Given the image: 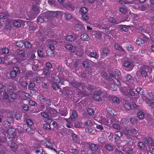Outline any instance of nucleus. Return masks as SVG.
Segmentation results:
<instances>
[{
	"instance_id": "nucleus-18",
	"label": "nucleus",
	"mask_w": 154,
	"mask_h": 154,
	"mask_svg": "<svg viewBox=\"0 0 154 154\" xmlns=\"http://www.w3.org/2000/svg\"><path fill=\"white\" fill-rule=\"evenodd\" d=\"M81 38L83 41H88L89 39V37L86 33H84L81 36Z\"/></svg>"
},
{
	"instance_id": "nucleus-22",
	"label": "nucleus",
	"mask_w": 154,
	"mask_h": 154,
	"mask_svg": "<svg viewBox=\"0 0 154 154\" xmlns=\"http://www.w3.org/2000/svg\"><path fill=\"white\" fill-rule=\"evenodd\" d=\"M17 97V95L15 93H13L11 95V98L9 99V100L10 102H12L13 101L11 100V99L14 100L16 99Z\"/></svg>"
},
{
	"instance_id": "nucleus-54",
	"label": "nucleus",
	"mask_w": 154,
	"mask_h": 154,
	"mask_svg": "<svg viewBox=\"0 0 154 154\" xmlns=\"http://www.w3.org/2000/svg\"><path fill=\"white\" fill-rule=\"evenodd\" d=\"M29 104L31 106H35L37 105V103L36 102L32 100H30L29 101Z\"/></svg>"
},
{
	"instance_id": "nucleus-56",
	"label": "nucleus",
	"mask_w": 154,
	"mask_h": 154,
	"mask_svg": "<svg viewBox=\"0 0 154 154\" xmlns=\"http://www.w3.org/2000/svg\"><path fill=\"white\" fill-rule=\"evenodd\" d=\"M113 127L114 129L117 130H119L120 129V125L116 123L114 124L113 125Z\"/></svg>"
},
{
	"instance_id": "nucleus-63",
	"label": "nucleus",
	"mask_w": 154,
	"mask_h": 154,
	"mask_svg": "<svg viewBox=\"0 0 154 154\" xmlns=\"http://www.w3.org/2000/svg\"><path fill=\"white\" fill-rule=\"evenodd\" d=\"M126 48L127 50L129 51H132L133 49V47L131 45H127L126 47Z\"/></svg>"
},
{
	"instance_id": "nucleus-26",
	"label": "nucleus",
	"mask_w": 154,
	"mask_h": 154,
	"mask_svg": "<svg viewBox=\"0 0 154 154\" xmlns=\"http://www.w3.org/2000/svg\"><path fill=\"white\" fill-rule=\"evenodd\" d=\"M11 148L12 151L15 152L16 149L17 148V145L14 143H12L11 145Z\"/></svg>"
},
{
	"instance_id": "nucleus-29",
	"label": "nucleus",
	"mask_w": 154,
	"mask_h": 154,
	"mask_svg": "<svg viewBox=\"0 0 154 154\" xmlns=\"http://www.w3.org/2000/svg\"><path fill=\"white\" fill-rule=\"evenodd\" d=\"M44 74L47 77H49L50 75V72L47 69H44L43 70Z\"/></svg>"
},
{
	"instance_id": "nucleus-1",
	"label": "nucleus",
	"mask_w": 154,
	"mask_h": 154,
	"mask_svg": "<svg viewBox=\"0 0 154 154\" xmlns=\"http://www.w3.org/2000/svg\"><path fill=\"white\" fill-rule=\"evenodd\" d=\"M64 14L65 18L66 20H69L72 18L73 16L71 14L59 11L48 12L45 13V15L48 18L50 19L53 17H60Z\"/></svg>"
},
{
	"instance_id": "nucleus-48",
	"label": "nucleus",
	"mask_w": 154,
	"mask_h": 154,
	"mask_svg": "<svg viewBox=\"0 0 154 154\" xmlns=\"http://www.w3.org/2000/svg\"><path fill=\"white\" fill-rule=\"evenodd\" d=\"M108 123V120L106 118H103L101 119V123L104 125H106Z\"/></svg>"
},
{
	"instance_id": "nucleus-60",
	"label": "nucleus",
	"mask_w": 154,
	"mask_h": 154,
	"mask_svg": "<svg viewBox=\"0 0 154 154\" xmlns=\"http://www.w3.org/2000/svg\"><path fill=\"white\" fill-rule=\"evenodd\" d=\"M50 112L51 116H54V114H55L57 113L56 111L53 109L50 108Z\"/></svg>"
},
{
	"instance_id": "nucleus-17",
	"label": "nucleus",
	"mask_w": 154,
	"mask_h": 154,
	"mask_svg": "<svg viewBox=\"0 0 154 154\" xmlns=\"http://www.w3.org/2000/svg\"><path fill=\"white\" fill-rule=\"evenodd\" d=\"M126 78L127 81L129 82L133 83L134 82L133 78L130 74H126Z\"/></svg>"
},
{
	"instance_id": "nucleus-50",
	"label": "nucleus",
	"mask_w": 154,
	"mask_h": 154,
	"mask_svg": "<svg viewBox=\"0 0 154 154\" xmlns=\"http://www.w3.org/2000/svg\"><path fill=\"white\" fill-rule=\"evenodd\" d=\"M82 18L83 20L84 21H86L88 19V16L85 14H82Z\"/></svg>"
},
{
	"instance_id": "nucleus-3",
	"label": "nucleus",
	"mask_w": 154,
	"mask_h": 154,
	"mask_svg": "<svg viewBox=\"0 0 154 154\" xmlns=\"http://www.w3.org/2000/svg\"><path fill=\"white\" fill-rule=\"evenodd\" d=\"M15 129L12 127H10L8 129L7 133L8 134L7 137L9 138H14V135H15Z\"/></svg>"
},
{
	"instance_id": "nucleus-21",
	"label": "nucleus",
	"mask_w": 154,
	"mask_h": 154,
	"mask_svg": "<svg viewBox=\"0 0 154 154\" xmlns=\"http://www.w3.org/2000/svg\"><path fill=\"white\" fill-rule=\"evenodd\" d=\"M145 101L149 106H152L154 102V100L150 99L147 97H145Z\"/></svg>"
},
{
	"instance_id": "nucleus-23",
	"label": "nucleus",
	"mask_w": 154,
	"mask_h": 154,
	"mask_svg": "<svg viewBox=\"0 0 154 154\" xmlns=\"http://www.w3.org/2000/svg\"><path fill=\"white\" fill-rule=\"evenodd\" d=\"M86 132L89 133L91 134H95L97 133L96 130L95 129H92L91 128H89L85 130Z\"/></svg>"
},
{
	"instance_id": "nucleus-9",
	"label": "nucleus",
	"mask_w": 154,
	"mask_h": 154,
	"mask_svg": "<svg viewBox=\"0 0 154 154\" xmlns=\"http://www.w3.org/2000/svg\"><path fill=\"white\" fill-rule=\"evenodd\" d=\"M101 94V91H96L94 92V94L93 96V99L97 101H100V95Z\"/></svg>"
},
{
	"instance_id": "nucleus-13",
	"label": "nucleus",
	"mask_w": 154,
	"mask_h": 154,
	"mask_svg": "<svg viewBox=\"0 0 154 154\" xmlns=\"http://www.w3.org/2000/svg\"><path fill=\"white\" fill-rule=\"evenodd\" d=\"M149 68V67H146L144 69H142L140 71V74L142 76L143 78H146L147 76V69Z\"/></svg>"
},
{
	"instance_id": "nucleus-15",
	"label": "nucleus",
	"mask_w": 154,
	"mask_h": 154,
	"mask_svg": "<svg viewBox=\"0 0 154 154\" xmlns=\"http://www.w3.org/2000/svg\"><path fill=\"white\" fill-rule=\"evenodd\" d=\"M95 35L97 39H100L102 37V33L100 31H94Z\"/></svg>"
},
{
	"instance_id": "nucleus-38",
	"label": "nucleus",
	"mask_w": 154,
	"mask_h": 154,
	"mask_svg": "<svg viewBox=\"0 0 154 154\" xmlns=\"http://www.w3.org/2000/svg\"><path fill=\"white\" fill-rule=\"evenodd\" d=\"M136 91L140 94H142L143 93V89L140 87H138L136 89Z\"/></svg>"
},
{
	"instance_id": "nucleus-14",
	"label": "nucleus",
	"mask_w": 154,
	"mask_h": 154,
	"mask_svg": "<svg viewBox=\"0 0 154 154\" xmlns=\"http://www.w3.org/2000/svg\"><path fill=\"white\" fill-rule=\"evenodd\" d=\"M123 66L124 67L128 68L129 70L132 69V66L130 63L128 61H125L123 63Z\"/></svg>"
},
{
	"instance_id": "nucleus-57",
	"label": "nucleus",
	"mask_w": 154,
	"mask_h": 154,
	"mask_svg": "<svg viewBox=\"0 0 154 154\" xmlns=\"http://www.w3.org/2000/svg\"><path fill=\"white\" fill-rule=\"evenodd\" d=\"M80 11L82 14H85L88 11L87 9L86 8L84 7L81 8Z\"/></svg>"
},
{
	"instance_id": "nucleus-47",
	"label": "nucleus",
	"mask_w": 154,
	"mask_h": 154,
	"mask_svg": "<svg viewBox=\"0 0 154 154\" xmlns=\"http://www.w3.org/2000/svg\"><path fill=\"white\" fill-rule=\"evenodd\" d=\"M25 47L27 48H30L32 46L31 44L28 42H25L24 44Z\"/></svg>"
},
{
	"instance_id": "nucleus-35",
	"label": "nucleus",
	"mask_w": 154,
	"mask_h": 154,
	"mask_svg": "<svg viewBox=\"0 0 154 154\" xmlns=\"http://www.w3.org/2000/svg\"><path fill=\"white\" fill-rule=\"evenodd\" d=\"M47 122H48V123H46L44 125L43 128L47 130H51V128L50 127V125L48 124V121Z\"/></svg>"
},
{
	"instance_id": "nucleus-49",
	"label": "nucleus",
	"mask_w": 154,
	"mask_h": 154,
	"mask_svg": "<svg viewBox=\"0 0 154 154\" xmlns=\"http://www.w3.org/2000/svg\"><path fill=\"white\" fill-rule=\"evenodd\" d=\"M26 130L27 132L32 134H33L35 132V131L33 129H32L30 128H27Z\"/></svg>"
},
{
	"instance_id": "nucleus-64",
	"label": "nucleus",
	"mask_w": 154,
	"mask_h": 154,
	"mask_svg": "<svg viewBox=\"0 0 154 154\" xmlns=\"http://www.w3.org/2000/svg\"><path fill=\"white\" fill-rule=\"evenodd\" d=\"M53 149L55 152L57 153V154H65V152L63 151L60 150L57 152L56 149Z\"/></svg>"
},
{
	"instance_id": "nucleus-31",
	"label": "nucleus",
	"mask_w": 154,
	"mask_h": 154,
	"mask_svg": "<svg viewBox=\"0 0 154 154\" xmlns=\"http://www.w3.org/2000/svg\"><path fill=\"white\" fill-rule=\"evenodd\" d=\"M137 116L138 118L140 119H143L144 118V115L142 111H139L137 114Z\"/></svg>"
},
{
	"instance_id": "nucleus-43",
	"label": "nucleus",
	"mask_w": 154,
	"mask_h": 154,
	"mask_svg": "<svg viewBox=\"0 0 154 154\" xmlns=\"http://www.w3.org/2000/svg\"><path fill=\"white\" fill-rule=\"evenodd\" d=\"M137 145L141 149H144L145 147V145L143 142H138L137 143Z\"/></svg>"
},
{
	"instance_id": "nucleus-30",
	"label": "nucleus",
	"mask_w": 154,
	"mask_h": 154,
	"mask_svg": "<svg viewBox=\"0 0 154 154\" xmlns=\"http://www.w3.org/2000/svg\"><path fill=\"white\" fill-rule=\"evenodd\" d=\"M125 109L127 110H130L131 109V105L129 103H127L125 104L123 106Z\"/></svg>"
},
{
	"instance_id": "nucleus-12",
	"label": "nucleus",
	"mask_w": 154,
	"mask_h": 154,
	"mask_svg": "<svg viewBox=\"0 0 154 154\" xmlns=\"http://www.w3.org/2000/svg\"><path fill=\"white\" fill-rule=\"evenodd\" d=\"M89 149L90 150L95 151L98 149L97 146L94 143H89L88 144Z\"/></svg>"
},
{
	"instance_id": "nucleus-28",
	"label": "nucleus",
	"mask_w": 154,
	"mask_h": 154,
	"mask_svg": "<svg viewBox=\"0 0 154 154\" xmlns=\"http://www.w3.org/2000/svg\"><path fill=\"white\" fill-rule=\"evenodd\" d=\"M105 148L108 150L112 151L113 149V146L111 144H106L105 146Z\"/></svg>"
},
{
	"instance_id": "nucleus-37",
	"label": "nucleus",
	"mask_w": 154,
	"mask_h": 154,
	"mask_svg": "<svg viewBox=\"0 0 154 154\" xmlns=\"http://www.w3.org/2000/svg\"><path fill=\"white\" fill-rule=\"evenodd\" d=\"M90 56L95 59H97L98 57V56L97 54V53L94 52H91L89 54Z\"/></svg>"
},
{
	"instance_id": "nucleus-19",
	"label": "nucleus",
	"mask_w": 154,
	"mask_h": 154,
	"mask_svg": "<svg viewBox=\"0 0 154 154\" xmlns=\"http://www.w3.org/2000/svg\"><path fill=\"white\" fill-rule=\"evenodd\" d=\"M152 139L149 137L145 138L144 140L145 143L149 147H150V144L152 143Z\"/></svg>"
},
{
	"instance_id": "nucleus-51",
	"label": "nucleus",
	"mask_w": 154,
	"mask_h": 154,
	"mask_svg": "<svg viewBox=\"0 0 154 154\" xmlns=\"http://www.w3.org/2000/svg\"><path fill=\"white\" fill-rule=\"evenodd\" d=\"M48 3L50 5L55 6L56 4V1L54 0H49L48 1Z\"/></svg>"
},
{
	"instance_id": "nucleus-41",
	"label": "nucleus",
	"mask_w": 154,
	"mask_h": 154,
	"mask_svg": "<svg viewBox=\"0 0 154 154\" xmlns=\"http://www.w3.org/2000/svg\"><path fill=\"white\" fill-rule=\"evenodd\" d=\"M51 87L54 90H56L59 88V86L55 83H52L51 85Z\"/></svg>"
},
{
	"instance_id": "nucleus-62",
	"label": "nucleus",
	"mask_w": 154,
	"mask_h": 154,
	"mask_svg": "<svg viewBox=\"0 0 154 154\" xmlns=\"http://www.w3.org/2000/svg\"><path fill=\"white\" fill-rule=\"evenodd\" d=\"M114 47L117 50H123V49H122L121 47L118 44H115Z\"/></svg>"
},
{
	"instance_id": "nucleus-7",
	"label": "nucleus",
	"mask_w": 154,
	"mask_h": 154,
	"mask_svg": "<svg viewBox=\"0 0 154 154\" xmlns=\"http://www.w3.org/2000/svg\"><path fill=\"white\" fill-rule=\"evenodd\" d=\"M40 142L41 145L45 146L46 147L51 149H53V146L46 140H42Z\"/></svg>"
},
{
	"instance_id": "nucleus-2",
	"label": "nucleus",
	"mask_w": 154,
	"mask_h": 154,
	"mask_svg": "<svg viewBox=\"0 0 154 154\" xmlns=\"http://www.w3.org/2000/svg\"><path fill=\"white\" fill-rule=\"evenodd\" d=\"M40 33H38L37 35L39 36H43L45 35L48 36L49 38H52L53 36V30L50 29H45L44 30L40 29L39 30Z\"/></svg>"
},
{
	"instance_id": "nucleus-58",
	"label": "nucleus",
	"mask_w": 154,
	"mask_h": 154,
	"mask_svg": "<svg viewBox=\"0 0 154 154\" xmlns=\"http://www.w3.org/2000/svg\"><path fill=\"white\" fill-rule=\"evenodd\" d=\"M44 17L42 16H41L40 17H38L37 19V21L38 22H39V23H42L43 22L44 20Z\"/></svg>"
},
{
	"instance_id": "nucleus-11",
	"label": "nucleus",
	"mask_w": 154,
	"mask_h": 154,
	"mask_svg": "<svg viewBox=\"0 0 154 154\" xmlns=\"http://www.w3.org/2000/svg\"><path fill=\"white\" fill-rule=\"evenodd\" d=\"M41 114L42 117L46 118L47 119V120H45V122H47L48 121V122H51L52 121L51 119L45 112H42Z\"/></svg>"
},
{
	"instance_id": "nucleus-61",
	"label": "nucleus",
	"mask_w": 154,
	"mask_h": 154,
	"mask_svg": "<svg viewBox=\"0 0 154 154\" xmlns=\"http://www.w3.org/2000/svg\"><path fill=\"white\" fill-rule=\"evenodd\" d=\"M120 28L121 29L124 31L126 32L128 31V29L127 26H121Z\"/></svg>"
},
{
	"instance_id": "nucleus-20",
	"label": "nucleus",
	"mask_w": 154,
	"mask_h": 154,
	"mask_svg": "<svg viewBox=\"0 0 154 154\" xmlns=\"http://www.w3.org/2000/svg\"><path fill=\"white\" fill-rule=\"evenodd\" d=\"M75 38L72 35H67L66 36V40L69 42H73Z\"/></svg>"
},
{
	"instance_id": "nucleus-59",
	"label": "nucleus",
	"mask_w": 154,
	"mask_h": 154,
	"mask_svg": "<svg viewBox=\"0 0 154 154\" xmlns=\"http://www.w3.org/2000/svg\"><path fill=\"white\" fill-rule=\"evenodd\" d=\"M35 85V83L33 82H31L28 85V88L29 89H30L33 88Z\"/></svg>"
},
{
	"instance_id": "nucleus-40",
	"label": "nucleus",
	"mask_w": 154,
	"mask_h": 154,
	"mask_svg": "<svg viewBox=\"0 0 154 154\" xmlns=\"http://www.w3.org/2000/svg\"><path fill=\"white\" fill-rule=\"evenodd\" d=\"M114 73L115 75L119 77H120L121 75V72L118 69H116L115 70Z\"/></svg>"
},
{
	"instance_id": "nucleus-34",
	"label": "nucleus",
	"mask_w": 154,
	"mask_h": 154,
	"mask_svg": "<svg viewBox=\"0 0 154 154\" xmlns=\"http://www.w3.org/2000/svg\"><path fill=\"white\" fill-rule=\"evenodd\" d=\"M14 26L16 27H19L20 26V21H14L13 23Z\"/></svg>"
},
{
	"instance_id": "nucleus-8",
	"label": "nucleus",
	"mask_w": 154,
	"mask_h": 154,
	"mask_svg": "<svg viewBox=\"0 0 154 154\" xmlns=\"http://www.w3.org/2000/svg\"><path fill=\"white\" fill-rule=\"evenodd\" d=\"M74 23H75V27L76 28L81 29L83 27L84 25L82 23H81L77 19H75Z\"/></svg>"
},
{
	"instance_id": "nucleus-27",
	"label": "nucleus",
	"mask_w": 154,
	"mask_h": 154,
	"mask_svg": "<svg viewBox=\"0 0 154 154\" xmlns=\"http://www.w3.org/2000/svg\"><path fill=\"white\" fill-rule=\"evenodd\" d=\"M109 88L112 91H115L117 89V86L114 83H112L109 85Z\"/></svg>"
},
{
	"instance_id": "nucleus-4",
	"label": "nucleus",
	"mask_w": 154,
	"mask_h": 154,
	"mask_svg": "<svg viewBox=\"0 0 154 154\" xmlns=\"http://www.w3.org/2000/svg\"><path fill=\"white\" fill-rule=\"evenodd\" d=\"M126 130L128 133L132 135L133 134L134 136H136L138 132L137 131L135 128L129 126L126 127Z\"/></svg>"
},
{
	"instance_id": "nucleus-5",
	"label": "nucleus",
	"mask_w": 154,
	"mask_h": 154,
	"mask_svg": "<svg viewBox=\"0 0 154 154\" xmlns=\"http://www.w3.org/2000/svg\"><path fill=\"white\" fill-rule=\"evenodd\" d=\"M20 72V69L18 67H14L13 70L10 72V76L11 77L15 78L17 76V74L19 73Z\"/></svg>"
},
{
	"instance_id": "nucleus-46",
	"label": "nucleus",
	"mask_w": 154,
	"mask_h": 154,
	"mask_svg": "<svg viewBox=\"0 0 154 154\" xmlns=\"http://www.w3.org/2000/svg\"><path fill=\"white\" fill-rule=\"evenodd\" d=\"M24 44V43L22 41L17 42L16 43V45L20 48H22Z\"/></svg>"
},
{
	"instance_id": "nucleus-6",
	"label": "nucleus",
	"mask_w": 154,
	"mask_h": 154,
	"mask_svg": "<svg viewBox=\"0 0 154 154\" xmlns=\"http://www.w3.org/2000/svg\"><path fill=\"white\" fill-rule=\"evenodd\" d=\"M46 42L49 44L47 45L48 48L50 49V50H53L54 49V47L53 45H55L57 42L53 40L49 39L48 40L46 41Z\"/></svg>"
},
{
	"instance_id": "nucleus-52",
	"label": "nucleus",
	"mask_w": 154,
	"mask_h": 154,
	"mask_svg": "<svg viewBox=\"0 0 154 154\" xmlns=\"http://www.w3.org/2000/svg\"><path fill=\"white\" fill-rule=\"evenodd\" d=\"M85 126H91L92 125V122L90 120L86 121L85 123Z\"/></svg>"
},
{
	"instance_id": "nucleus-32",
	"label": "nucleus",
	"mask_w": 154,
	"mask_h": 154,
	"mask_svg": "<svg viewBox=\"0 0 154 154\" xmlns=\"http://www.w3.org/2000/svg\"><path fill=\"white\" fill-rule=\"evenodd\" d=\"M82 65L83 66L86 68H88L90 66L89 61L86 60L84 61L82 63Z\"/></svg>"
},
{
	"instance_id": "nucleus-36",
	"label": "nucleus",
	"mask_w": 154,
	"mask_h": 154,
	"mask_svg": "<svg viewBox=\"0 0 154 154\" xmlns=\"http://www.w3.org/2000/svg\"><path fill=\"white\" fill-rule=\"evenodd\" d=\"M146 7L143 5H139L138 6V9L141 11H144L146 10Z\"/></svg>"
},
{
	"instance_id": "nucleus-44",
	"label": "nucleus",
	"mask_w": 154,
	"mask_h": 154,
	"mask_svg": "<svg viewBox=\"0 0 154 154\" xmlns=\"http://www.w3.org/2000/svg\"><path fill=\"white\" fill-rule=\"evenodd\" d=\"M2 51L3 54H6L9 53V50L7 48H4L2 49Z\"/></svg>"
},
{
	"instance_id": "nucleus-39",
	"label": "nucleus",
	"mask_w": 154,
	"mask_h": 154,
	"mask_svg": "<svg viewBox=\"0 0 154 154\" xmlns=\"http://www.w3.org/2000/svg\"><path fill=\"white\" fill-rule=\"evenodd\" d=\"M26 122L29 126H31L33 124V121L30 119H28L26 121Z\"/></svg>"
},
{
	"instance_id": "nucleus-16",
	"label": "nucleus",
	"mask_w": 154,
	"mask_h": 154,
	"mask_svg": "<svg viewBox=\"0 0 154 154\" xmlns=\"http://www.w3.org/2000/svg\"><path fill=\"white\" fill-rule=\"evenodd\" d=\"M136 43L137 45L139 46H142L144 44V41L141 38H138L136 40Z\"/></svg>"
},
{
	"instance_id": "nucleus-42",
	"label": "nucleus",
	"mask_w": 154,
	"mask_h": 154,
	"mask_svg": "<svg viewBox=\"0 0 154 154\" xmlns=\"http://www.w3.org/2000/svg\"><path fill=\"white\" fill-rule=\"evenodd\" d=\"M112 100L113 101L116 103H119L120 102L119 99L117 97H114L112 98Z\"/></svg>"
},
{
	"instance_id": "nucleus-10",
	"label": "nucleus",
	"mask_w": 154,
	"mask_h": 154,
	"mask_svg": "<svg viewBox=\"0 0 154 154\" xmlns=\"http://www.w3.org/2000/svg\"><path fill=\"white\" fill-rule=\"evenodd\" d=\"M65 48L69 50L70 51L74 52L76 50L75 47L72 46L71 44H67L65 45Z\"/></svg>"
},
{
	"instance_id": "nucleus-33",
	"label": "nucleus",
	"mask_w": 154,
	"mask_h": 154,
	"mask_svg": "<svg viewBox=\"0 0 154 154\" xmlns=\"http://www.w3.org/2000/svg\"><path fill=\"white\" fill-rule=\"evenodd\" d=\"M17 53L21 56L23 57H24V51L23 50L17 49Z\"/></svg>"
},
{
	"instance_id": "nucleus-25",
	"label": "nucleus",
	"mask_w": 154,
	"mask_h": 154,
	"mask_svg": "<svg viewBox=\"0 0 154 154\" xmlns=\"http://www.w3.org/2000/svg\"><path fill=\"white\" fill-rule=\"evenodd\" d=\"M38 99L42 102H44L46 100V98L42 94H40L38 96Z\"/></svg>"
},
{
	"instance_id": "nucleus-45",
	"label": "nucleus",
	"mask_w": 154,
	"mask_h": 154,
	"mask_svg": "<svg viewBox=\"0 0 154 154\" xmlns=\"http://www.w3.org/2000/svg\"><path fill=\"white\" fill-rule=\"evenodd\" d=\"M47 53L48 56L51 57H53L55 56L53 52L52 51V50H50L48 51V50H47Z\"/></svg>"
},
{
	"instance_id": "nucleus-24",
	"label": "nucleus",
	"mask_w": 154,
	"mask_h": 154,
	"mask_svg": "<svg viewBox=\"0 0 154 154\" xmlns=\"http://www.w3.org/2000/svg\"><path fill=\"white\" fill-rule=\"evenodd\" d=\"M109 80H110V81H112L118 87V86H119L121 85L120 82L116 79H115L114 80L112 81V79H109Z\"/></svg>"
},
{
	"instance_id": "nucleus-53",
	"label": "nucleus",
	"mask_w": 154,
	"mask_h": 154,
	"mask_svg": "<svg viewBox=\"0 0 154 154\" xmlns=\"http://www.w3.org/2000/svg\"><path fill=\"white\" fill-rule=\"evenodd\" d=\"M72 137L74 141L75 142H77L78 138L77 135L74 134H72Z\"/></svg>"
},
{
	"instance_id": "nucleus-55",
	"label": "nucleus",
	"mask_w": 154,
	"mask_h": 154,
	"mask_svg": "<svg viewBox=\"0 0 154 154\" xmlns=\"http://www.w3.org/2000/svg\"><path fill=\"white\" fill-rule=\"evenodd\" d=\"M87 112L89 115L90 116L94 114V110L90 108L88 109Z\"/></svg>"
}]
</instances>
